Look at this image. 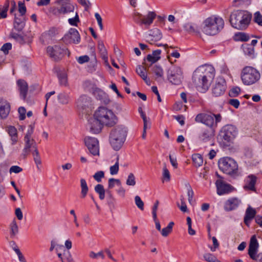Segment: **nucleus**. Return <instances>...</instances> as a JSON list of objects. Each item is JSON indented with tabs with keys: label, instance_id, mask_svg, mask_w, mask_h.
Wrapping results in <instances>:
<instances>
[{
	"label": "nucleus",
	"instance_id": "obj_1",
	"mask_svg": "<svg viewBox=\"0 0 262 262\" xmlns=\"http://www.w3.org/2000/svg\"><path fill=\"white\" fill-rule=\"evenodd\" d=\"M251 17V14L246 11L236 10L231 13L229 21L233 28L243 30L248 26Z\"/></svg>",
	"mask_w": 262,
	"mask_h": 262
},
{
	"label": "nucleus",
	"instance_id": "obj_2",
	"mask_svg": "<svg viewBox=\"0 0 262 262\" xmlns=\"http://www.w3.org/2000/svg\"><path fill=\"white\" fill-rule=\"evenodd\" d=\"M209 72L203 68H198L193 72L192 80L196 90L201 93H205L210 86L208 79Z\"/></svg>",
	"mask_w": 262,
	"mask_h": 262
},
{
	"label": "nucleus",
	"instance_id": "obj_3",
	"mask_svg": "<svg viewBox=\"0 0 262 262\" xmlns=\"http://www.w3.org/2000/svg\"><path fill=\"white\" fill-rule=\"evenodd\" d=\"M94 117L105 126L111 127L118 122V118L114 113L106 107L100 106L95 112Z\"/></svg>",
	"mask_w": 262,
	"mask_h": 262
},
{
	"label": "nucleus",
	"instance_id": "obj_4",
	"mask_svg": "<svg viewBox=\"0 0 262 262\" xmlns=\"http://www.w3.org/2000/svg\"><path fill=\"white\" fill-rule=\"evenodd\" d=\"M127 133L126 128L122 125H117L111 130L110 142L114 150L117 151L121 148L125 140Z\"/></svg>",
	"mask_w": 262,
	"mask_h": 262
},
{
	"label": "nucleus",
	"instance_id": "obj_5",
	"mask_svg": "<svg viewBox=\"0 0 262 262\" xmlns=\"http://www.w3.org/2000/svg\"><path fill=\"white\" fill-rule=\"evenodd\" d=\"M203 24L202 31L207 35H214L223 28L224 21L221 17L212 16L206 18Z\"/></svg>",
	"mask_w": 262,
	"mask_h": 262
},
{
	"label": "nucleus",
	"instance_id": "obj_6",
	"mask_svg": "<svg viewBox=\"0 0 262 262\" xmlns=\"http://www.w3.org/2000/svg\"><path fill=\"white\" fill-rule=\"evenodd\" d=\"M24 142L25 146L23 150L21 156L24 159H25L32 152L34 161L37 168L39 169L38 166L41 165V161L35 141L31 136H25Z\"/></svg>",
	"mask_w": 262,
	"mask_h": 262
},
{
	"label": "nucleus",
	"instance_id": "obj_7",
	"mask_svg": "<svg viewBox=\"0 0 262 262\" xmlns=\"http://www.w3.org/2000/svg\"><path fill=\"white\" fill-rule=\"evenodd\" d=\"M237 134L238 130L235 126L227 124L221 129L219 137L225 145L229 146L233 142Z\"/></svg>",
	"mask_w": 262,
	"mask_h": 262
},
{
	"label": "nucleus",
	"instance_id": "obj_8",
	"mask_svg": "<svg viewBox=\"0 0 262 262\" xmlns=\"http://www.w3.org/2000/svg\"><path fill=\"white\" fill-rule=\"evenodd\" d=\"M260 78V74L255 68L247 66L244 68L241 73V79L245 85H250L255 83Z\"/></svg>",
	"mask_w": 262,
	"mask_h": 262
},
{
	"label": "nucleus",
	"instance_id": "obj_9",
	"mask_svg": "<svg viewBox=\"0 0 262 262\" xmlns=\"http://www.w3.org/2000/svg\"><path fill=\"white\" fill-rule=\"evenodd\" d=\"M221 120L222 116L220 114L215 115L212 113H200L198 114L195 118L196 122L202 123L206 125L207 127L213 128L217 126Z\"/></svg>",
	"mask_w": 262,
	"mask_h": 262
},
{
	"label": "nucleus",
	"instance_id": "obj_10",
	"mask_svg": "<svg viewBox=\"0 0 262 262\" xmlns=\"http://www.w3.org/2000/svg\"><path fill=\"white\" fill-rule=\"evenodd\" d=\"M220 169L223 172L232 176L236 174L238 171V165L236 162L230 157L221 158L218 161Z\"/></svg>",
	"mask_w": 262,
	"mask_h": 262
},
{
	"label": "nucleus",
	"instance_id": "obj_11",
	"mask_svg": "<svg viewBox=\"0 0 262 262\" xmlns=\"http://www.w3.org/2000/svg\"><path fill=\"white\" fill-rule=\"evenodd\" d=\"M167 79L172 84H181L183 79L182 69L179 67L169 69L167 71Z\"/></svg>",
	"mask_w": 262,
	"mask_h": 262
},
{
	"label": "nucleus",
	"instance_id": "obj_12",
	"mask_svg": "<svg viewBox=\"0 0 262 262\" xmlns=\"http://www.w3.org/2000/svg\"><path fill=\"white\" fill-rule=\"evenodd\" d=\"M214 135V129L212 127L202 128L199 135V140L205 144L209 143L213 145L212 139Z\"/></svg>",
	"mask_w": 262,
	"mask_h": 262
},
{
	"label": "nucleus",
	"instance_id": "obj_13",
	"mask_svg": "<svg viewBox=\"0 0 262 262\" xmlns=\"http://www.w3.org/2000/svg\"><path fill=\"white\" fill-rule=\"evenodd\" d=\"M84 143L93 155L98 156L99 155V142L96 138L86 137L84 138Z\"/></svg>",
	"mask_w": 262,
	"mask_h": 262
},
{
	"label": "nucleus",
	"instance_id": "obj_14",
	"mask_svg": "<svg viewBox=\"0 0 262 262\" xmlns=\"http://www.w3.org/2000/svg\"><path fill=\"white\" fill-rule=\"evenodd\" d=\"M62 39L66 43H78L80 41V37L76 29L71 28Z\"/></svg>",
	"mask_w": 262,
	"mask_h": 262
},
{
	"label": "nucleus",
	"instance_id": "obj_15",
	"mask_svg": "<svg viewBox=\"0 0 262 262\" xmlns=\"http://www.w3.org/2000/svg\"><path fill=\"white\" fill-rule=\"evenodd\" d=\"M47 51L50 57L54 60L57 61L62 57L64 50L59 46L55 45L53 47L49 46L47 49Z\"/></svg>",
	"mask_w": 262,
	"mask_h": 262
},
{
	"label": "nucleus",
	"instance_id": "obj_16",
	"mask_svg": "<svg viewBox=\"0 0 262 262\" xmlns=\"http://www.w3.org/2000/svg\"><path fill=\"white\" fill-rule=\"evenodd\" d=\"M226 89V81L221 77L217 79L216 82L212 88V94L215 96L218 97L223 95Z\"/></svg>",
	"mask_w": 262,
	"mask_h": 262
},
{
	"label": "nucleus",
	"instance_id": "obj_17",
	"mask_svg": "<svg viewBox=\"0 0 262 262\" xmlns=\"http://www.w3.org/2000/svg\"><path fill=\"white\" fill-rule=\"evenodd\" d=\"M103 126L104 125L94 116L88 120V128L92 134H99L101 132Z\"/></svg>",
	"mask_w": 262,
	"mask_h": 262
},
{
	"label": "nucleus",
	"instance_id": "obj_18",
	"mask_svg": "<svg viewBox=\"0 0 262 262\" xmlns=\"http://www.w3.org/2000/svg\"><path fill=\"white\" fill-rule=\"evenodd\" d=\"M184 30L189 34L201 36L200 23L198 21H189L184 24Z\"/></svg>",
	"mask_w": 262,
	"mask_h": 262
},
{
	"label": "nucleus",
	"instance_id": "obj_19",
	"mask_svg": "<svg viewBox=\"0 0 262 262\" xmlns=\"http://www.w3.org/2000/svg\"><path fill=\"white\" fill-rule=\"evenodd\" d=\"M215 185L217 189V193L220 195L228 193L233 189L232 187L230 184L226 183L221 179L216 180Z\"/></svg>",
	"mask_w": 262,
	"mask_h": 262
},
{
	"label": "nucleus",
	"instance_id": "obj_20",
	"mask_svg": "<svg viewBox=\"0 0 262 262\" xmlns=\"http://www.w3.org/2000/svg\"><path fill=\"white\" fill-rule=\"evenodd\" d=\"M10 111V105L7 100L0 99V116L2 118H6Z\"/></svg>",
	"mask_w": 262,
	"mask_h": 262
},
{
	"label": "nucleus",
	"instance_id": "obj_21",
	"mask_svg": "<svg viewBox=\"0 0 262 262\" xmlns=\"http://www.w3.org/2000/svg\"><path fill=\"white\" fill-rule=\"evenodd\" d=\"M256 180L257 177L255 176L253 174L248 176L246 180V184L244 186V189L255 191V185Z\"/></svg>",
	"mask_w": 262,
	"mask_h": 262
},
{
	"label": "nucleus",
	"instance_id": "obj_22",
	"mask_svg": "<svg viewBox=\"0 0 262 262\" xmlns=\"http://www.w3.org/2000/svg\"><path fill=\"white\" fill-rule=\"evenodd\" d=\"M162 38V34L160 30L157 28H154L150 31L148 39V41L152 44L151 41H157Z\"/></svg>",
	"mask_w": 262,
	"mask_h": 262
},
{
	"label": "nucleus",
	"instance_id": "obj_23",
	"mask_svg": "<svg viewBox=\"0 0 262 262\" xmlns=\"http://www.w3.org/2000/svg\"><path fill=\"white\" fill-rule=\"evenodd\" d=\"M241 201L236 198L228 200L225 203L224 208L226 211H231L237 207Z\"/></svg>",
	"mask_w": 262,
	"mask_h": 262
},
{
	"label": "nucleus",
	"instance_id": "obj_24",
	"mask_svg": "<svg viewBox=\"0 0 262 262\" xmlns=\"http://www.w3.org/2000/svg\"><path fill=\"white\" fill-rule=\"evenodd\" d=\"M94 93L97 99L100 100L103 103L107 104L110 102L107 95L101 89L96 88Z\"/></svg>",
	"mask_w": 262,
	"mask_h": 262
},
{
	"label": "nucleus",
	"instance_id": "obj_25",
	"mask_svg": "<svg viewBox=\"0 0 262 262\" xmlns=\"http://www.w3.org/2000/svg\"><path fill=\"white\" fill-rule=\"evenodd\" d=\"M17 85L20 91V95L23 97V99H25L27 96L28 85L26 81L23 79H19L17 81Z\"/></svg>",
	"mask_w": 262,
	"mask_h": 262
},
{
	"label": "nucleus",
	"instance_id": "obj_26",
	"mask_svg": "<svg viewBox=\"0 0 262 262\" xmlns=\"http://www.w3.org/2000/svg\"><path fill=\"white\" fill-rule=\"evenodd\" d=\"M256 211L255 209H254L250 206L247 208L244 217V223L248 227H249V224L251 221L254 217Z\"/></svg>",
	"mask_w": 262,
	"mask_h": 262
},
{
	"label": "nucleus",
	"instance_id": "obj_27",
	"mask_svg": "<svg viewBox=\"0 0 262 262\" xmlns=\"http://www.w3.org/2000/svg\"><path fill=\"white\" fill-rule=\"evenodd\" d=\"M60 6V8L58 9L59 13L66 14L73 12L74 10V6L69 2H62Z\"/></svg>",
	"mask_w": 262,
	"mask_h": 262
},
{
	"label": "nucleus",
	"instance_id": "obj_28",
	"mask_svg": "<svg viewBox=\"0 0 262 262\" xmlns=\"http://www.w3.org/2000/svg\"><path fill=\"white\" fill-rule=\"evenodd\" d=\"M156 17V14L155 12L149 11L146 15L143 16L141 24L149 26L152 23Z\"/></svg>",
	"mask_w": 262,
	"mask_h": 262
},
{
	"label": "nucleus",
	"instance_id": "obj_29",
	"mask_svg": "<svg viewBox=\"0 0 262 262\" xmlns=\"http://www.w3.org/2000/svg\"><path fill=\"white\" fill-rule=\"evenodd\" d=\"M25 18L24 16H15L14 27L18 31H21L25 26Z\"/></svg>",
	"mask_w": 262,
	"mask_h": 262
},
{
	"label": "nucleus",
	"instance_id": "obj_30",
	"mask_svg": "<svg viewBox=\"0 0 262 262\" xmlns=\"http://www.w3.org/2000/svg\"><path fill=\"white\" fill-rule=\"evenodd\" d=\"M161 51L160 50H155L152 52V54H148L147 56L146 59L151 63H154L161 58Z\"/></svg>",
	"mask_w": 262,
	"mask_h": 262
},
{
	"label": "nucleus",
	"instance_id": "obj_31",
	"mask_svg": "<svg viewBox=\"0 0 262 262\" xmlns=\"http://www.w3.org/2000/svg\"><path fill=\"white\" fill-rule=\"evenodd\" d=\"M98 49L101 54L102 59L105 61V62L108 64L107 61V52L102 41L100 40L98 43Z\"/></svg>",
	"mask_w": 262,
	"mask_h": 262
},
{
	"label": "nucleus",
	"instance_id": "obj_32",
	"mask_svg": "<svg viewBox=\"0 0 262 262\" xmlns=\"http://www.w3.org/2000/svg\"><path fill=\"white\" fill-rule=\"evenodd\" d=\"M7 132L11 137V140L12 141V144H15L17 141V132L16 128L12 126L8 127Z\"/></svg>",
	"mask_w": 262,
	"mask_h": 262
},
{
	"label": "nucleus",
	"instance_id": "obj_33",
	"mask_svg": "<svg viewBox=\"0 0 262 262\" xmlns=\"http://www.w3.org/2000/svg\"><path fill=\"white\" fill-rule=\"evenodd\" d=\"M152 71L154 73L155 75V79L156 80H159L160 78L163 77V70L161 67L159 65H155L152 68Z\"/></svg>",
	"mask_w": 262,
	"mask_h": 262
},
{
	"label": "nucleus",
	"instance_id": "obj_34",
	"mask_svg": "<svg viewBox=\"0 0 262 262\" xmlns=\"http://www.w3.org/2000/svg\"><path fill=\"white\" fill-rule=\"evenodd\" d=\"M81 187V198H85L89 191V187L88 186L86 181L84 179H80Z\"/></svg>",
	"mask_w": 262,
	"mask_h": 262
},
{
	"label": "nucleus",
	"instance_id": "obj_35",
	"mask_svg": "<svg viewBox=\"0 0 262 262\" xmlns=\"http://www.w3.org/2000/svg\"><path fill=\"white\" fill-rule=\"evenodd\" d=\"M9 7V1L7 0L4 6L0 5V19L7 16V11Z\"/></svg>",
	"mask_w": 262,
	"mask_h": 262
},
{
	"label": "nucleus",
	"instance_id": "obj_36",
	"mask_svg": "<svg viewBox=\"0 0 262 262\" xmlns=\"http://www.w3.org/2000/svg\"><path fill=\"white\" fill-rule=\"evenodd\" d=\"M60 85L67 86L68 85L67 75L64 71H59L57 73Z\"/></svg>",
	"mask_w": 262,
	"mask_h": 262
},
{
	"label": "nucleus",
	"instance_id": "obj_37",
	"mask_svg": "<svg viewBox=\"0 0 262 262\" xmlns=\"http://www.w3.org/2000/svg\"><path fill=\"white\" fill-rule=\"evenodd\" d=\"M94 190L99 194V199L103 200L105 198V190L102 184H97L95 186Z\"/></svg>",
	"mask_w": 262,
	"mask_h": 262
},
{
	"label": "nucleus",
	"instance_id": "obj_38",
	"mask_svg": "<svg viewBox=\"0 0 262 262\" xmlns=\"http://www.w3.org/2000/svg\"><path fill=\"white\" fill-rule=\"evenodd\" d=\"M14 246H12V249L16 254L19 262H27L25 257L21 253L18 246L14 243H13Z\"/></svg>",
	"mask_w": 262,
	"mask_h": 262
},
{
	"label": "nucleus",
	"instance_id": "obj_39",
	"mask_svg": "<svg viewBox=\"0 0 262 262\" xmlns=\"http://www.w3.org/2000/svg\"><path fill=\"white\" fill-rule=\"evenodd\" d=\"M192 159L193 164L195 167H200L203 163V160L202 156L200 154H194L192 156Z\"/></svg>",
	"mask_w": 262,
	"mask_h": 262
},
{
	"label": "nucleus",
	"instance_id": "obj_40",
	"mask_svg": "<svg viewBox=\"0 0 262 262\" xmlns=\"http://www.w3.org/2000/svg\"><path fill=\"white\" fill-rule=\"evenodd\" d=\"M90 103V98L86 95H82L78 99V105L82 107L88 106Z\"/></svg>",
	"mask_w": 262,
	"mask_h": 262
},
{
	"label": "nucleus",
	"instance_id": "obj_41",
	"mask_svg": "<svg viewBox=\"0 0 262 262\" xmlns=\"http://www.w3.org/2000/svg\"><path fill=\"white\" fill-rule=\"evenodd\" d=\"M234 39L236 41H247L249 39V37L245 33L238 32L235 34Z\"/></svg>",
	"mask_w": 262,
	"mask_h": 262
},
{
	"label": "nucleus",
	"instance_id": "obj_42",
	"mask_svg": "<svg viewBox=\"0 0 262 262\" xmlns=\"http://www.w3.org/2000/svg\"><path fill=\"white\" fill-rule=\"evenodd\" d=\"M145 69L144 67L138 66L136 69L137 73L147 83V75L145 72Z\"/></svg>",
	"mask_w": 262,
	"mask_h": 262
},
{
	"label": "nucleus",
	"instance_id": "obj_43",
	"mask_svg": "<svg viewBox=\"0 0 262 262\" xmlns=\"http://www.w3.org/2000/svg\"><path fill=\"white\" fill-rule=\"evenodd\" d=\"M58 99L63 104H67L69 100V96L64 92L60 93L58 96Z\"/></svg>",
	"mask_w": 262,
	"mask_h": 262
},
{
	"label": "nucleus",
	"instance_id": "obj_44",
	"mask_svg": "<svg viewBox=\"0 0 262 262\" xmlns=\"http://www.w3.org/2000/svg\"><path fill=\"white\" fill-rule=\"evenodd\" d=\"M203 257L207 262H221L213 254L210 253L204 254Z\"/></svg>",
	"mask_w": 262,
	"mask_h": 262
},
{
	"label": "nucleus",
	"instance_id": "obj_45",
	"mask_svg": "<svg viewBox=\"0 0 262 262\" xmlns=\"http://www.w3.org/2000/svg\"><path fill=\"white\" fill-rule=\"evenodd\" d=\"M258 249H248V254L250 258L254 260H257V258H260L261 254H257Z\"/></svg>",
	"mask_w": 262,
	"mask_h": 262
},
{
	"label": "nucleus",
	"instance_id": "obj_46",
	"mask_svg": "<svg viewBox=\"0 0 262 262\" xmlns=\"http://www.w3.org/2000/svg\"><path fill=\"white\" fill-rule=\"evenodd\" d=\"M258 244L255 235H253L250 239L248 249H258Z\"/></svg>",
	"mask_w": 262,
	"mask_h": 262
},
{
	"label": "nucleus",
	"instance_id": "obj_47",
	"mask_svg": "<svg viewBox=\"0 0 262 262\" xmlns=\"http://www.w3.org/2000/svg\"><path fill=\"white\" fill-rule=\"evenodd\" d=\"M10 36L21 44L25 43V39L23 36L16 33H11Z\"/></svg>",
	"mask_w": 262,
	"mask_h": 262
},
{
	"label": "nucleus",
	"instance_id": "obj_48",
	"mask_svg": "<svg viewBox=\"0 0 262 262\" xmlns=\"http://www.w3.org/2000/svg\"><path fill=\"white\" fill-rule=\"evenodd\" d=\"M89 256L92 259H97L99 257H101L102 259L104 258V255L102 251L97 253L94 251H91L89 253Z\"/></svg>",
	"mask_w": 262,
	"mask_h": 262
},
{
	"label": "nucleus",
	"instance_id": "obj_49",
	"mask_svg": "<svg viewBox=\"0 0 262 262\" xmlns=\"http://www.w3.org/2000/svg\"><path fill=\"white\" fill-rule=\"evenodd\" d=\"M126 184L129 186H134L136 185L135 177L133 173H130L128 176Z\"/></svg>",
	"mask_w": 262,
	"mask_h": 262
},
{
	"label": "nucleus",
	"instance_id": "obj_50",
	"mask_svg": "<svg viewBox=\"0 0 262 262\" xmlns=\"http://www.w3.org/2000/svg\"><path fill=\"white\" fill-rule=\"evenodd\" d=\"M240 92V88L236 86L230 90V91L229 92V95L231 97H235L239 95Z\"/></svg>",
	"mask_w": 262,
	"mask_h": 262
},
{
	"label": "nucleus",
	"instance_id": "obj_51",
	"mask_svg": "<svg viewBox=\"0 0 262 262\" xmlns=\"http://www.w3.org/2000/svg\"><path fill=\"white\" fill-rule=\"evenodd\" d=\"M135 204L141 210L144 209V203L141 199L140 197L137 195L135 197Z\"/></svg>",
	"mask_w": 262,
	"mask_h": 262
},
{
	"label": "nucleus",
	"instance_id": "obj_52",
	"mask_svg": "<svg viewBox=\"0 0 262 262\" xmlns=\"http://www.w3.org/2000/svg\"><path fill=\"white\" fill-rule=\"evenodd\" d=\"M18 11L20 14V16H24L26 12V7L24 3L21 2H18Z\"/></svg>",
	"mask_w": 262,
	"mask_h": 262
},
{
	"label": "nucleus",
	"instance_id": "obj_53",
	"mask_svg": "<svg viewBox=\"0 0 262 262\" xmlns=\"http://www.w3.org/2000/svg\"><path fill=\"white\" fill-rule=\"evenodd\" d=\"M104 177V172L103 171H99L93 176L94 179L97 182H101V179Z\"/></svg>",
	"mask_w": 262,
	"mask_h": 262
},
{
	"label": "nucleus",
	"instance_id": "obj_54",
	"mask_svg": "<svg viewBox=\"0 0 262 262\" xmlns=\"http://www.w3.org/2000/svg\"><path fill=\"white\" fill-rule=\"evenodd\" d=\"M163 182L165 180L167 182H168L170 180V175L169 170L165 166L163 168Z\"/></svg>",
	"mask_w": 262,
	"mask_h": 262
},
{
	"label": "nucleus",
	"instance_id": "obj_55",
	"mask_svg": "<svg viewBox=\"0 0 262 262\" xmlns=\"http://www.w3.org/2000/svg\"><path fill=\"white\" fill-rule=\"evenodd\" d=\"M18 112L19 115V119L20 120H24L26 118V110L23 106L18 108Z\"/></svg>",
	"mask_w": 262,
	"mask_h": 262
},
{
	"label": "nucleus",
	"instance_id": "obj_56",
	"mask_svg": "<svg viewBox=\"0 0 262 262\" xmlns=\"http://www.w3.org/2000/svg\"><path fill=\"white\" fill-rule=\"evenodd\" d=\"M133 17L134 20L136 23H139L140 25H142L141 24V20L142 19L143 15L141 13H140L138 12H135L133 14Z\"/></svg>",
	"mask_w": 262,
	"mask_h": 262
},
{
	"label": "nucleus",
	"instance_id": "obj_57",
	"mask_svg": "<svg viewBox=\"0 0 262 262\" xmlns=\"http://www.w3.org/2000/svg\"><path fill=\"white\" fill-rule=\"evenodd\" d=\"M187 187H188V191H187V195L188 197V201L191 204L192 201H193V191L191 188L190 185L189 183L187 184Z\"/></svg>",
	"mask_w": 262,
	"mask_h": 262
},
{
	"label": "nucleus",
	"instance_id": "obj_58",
	"mask_svg": "<svg viewBox=\"0 0 262 262\" xmlns=\"http://www.w3.org/2000/svg\"><path fill=\"white\" fill-rule=\"evenodd\" d=\"M119 164L118 162H116L115 164L110 167V173L112 175H115L118 173L119 171Z\"/></svg>",
	"mask_w": 262,
	"mask_h": 262
},
{
	"label": "nucleus",
	"instance_id": "obj_59",
	"mask_svg": "<svg viewBox=\"0 0 262 262\" xmlns=\"http://www.w3.org/2000/svg\"><path fill=\"white\" fill-rule=\"evenodd\" d=\"M95 17L97 19L100 30H102L103 29V26L102 24V19L100 15L98 13H95Z\"/></svg>",
	"mask_w": 262,
	"mask_h": 262
},
{
	"label": "nucleus",
	"instance_id": "obj_60",
	"mask_svg": "<svg viewBox=\"0 0 262 262\" xmlns=\"http://www.w3.org/2000/svg\"><path fill=\"white\" fill-rule=\"evenodd\" d=\"M23 171V169L20 167L18 166H12L10 167L9 169V172L10 173H18Z\"/></svg>",
	"mask_w": 262,
	"mask_h": 262
},
{
	"label": "nucleus",
	"instance_id": "obj_61",
	"mask_svg": "<svg viewBox=\"0 0 262 262\" xmlns=\"http://www.w3.org/2000/svg\"><path fill=\"white\" fill-rule=\"evenodd\" d=\"M254 21L258 24L262 26V16L259 12H256L254 14Z\"/></svg>",
	"mask_w": 262,
	"mask_h": 262
},
{
	"label": "nucleus",
	"instance_id": "obj_62",
	"mask_svg": "<svg viewBox=\"0 0 262 262\" xmlns=\"http://www.w3.org/2000/svg\"><path fill=\"white\" fill-rule=\"evenodd\" d=\"M12 48V45L10 43H6L2 47L1 50L4 52L5 54H8L9 50Z\"/></svg>",
	"mask_w": 262,
	"mask_h": 262
},
{
	"label": "nucleus",
	"instance_id": "obj_63",
	"mask_svg": "<svg viewBox=\"0 0 262 262\" xmlns=\"http://www.w3.org/2000/svg\"><path fill=\"white\" fill-rule=\"evenodd\" d=\"M90 58L88 55H84L80 56L78 59L77 61L79 63L83 64L85 62H87L89 61Z\"/></svg>",
	"mask_w": 262,
	"mask_h": 262
},
{
	"label": "nucleus",
	"instance_id": "obj_64",
	"mask_svg": "<svg viewBox=\"0 0 262 262\" xmlns=\"http://www.w3.org/2000/svg\"><path fill=\"white\" fill-rule=\"evenodd\" d=\"M64 258H63L64 261H66V262H73V259L72 257V255L70 252L68 251L66 253H64Z\"/></svg>",
	"mask_w": 262,
	"mask_h": 262
}]
</instances>
